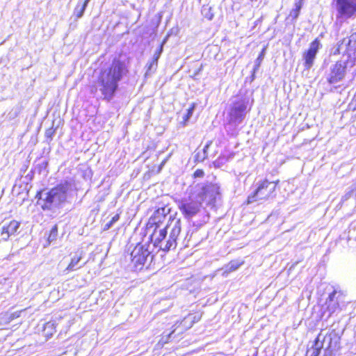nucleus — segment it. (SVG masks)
Segmentation results:
<instances>
[{
  "instance_id": "11",
  "label": "nucleus",
  "mask_w": 356,
  "mask_h": 356,
  "mask_svg": "<svg viewBox=\"0 0 356 356\" xmlns=\"http://www.w3.org/2000/svg\"><path fill=\"white\" fill-rule=\"evenodd\" d=\"M246 108L247 102L244 100L234 103L229 114V122L235 126L240 124L245 118Z\"/></svg>"
},
{
  "instance_id": "29",
  "label": "nucleus",
  "mask_w": 356,
  "mask_h": 356,
  "mask_svg": "<svg viewBox=\"0 0 356 356\" xmlns=\"http://www.w3.org/2000/svg\"><path fill=\"white\" fill-rule=\"evenodd\" d=\"M54 134V130L52 128H50V129H48L47 130H46L45 136L48 138L51 139Z\"/></svg>"
},
{
  "instance_id": "14",
  "label": "nucleus",
  "mask_w": 356,
  "mask_h": 356,
  "mask_svg": "<svg viewBox=\"0 0 356 356\" xmlns=\"http://www.w3.org/2000/svg\"><path fill=\"white\" fill-rule=\"evenodd\" d=\"M170 209L167 207H161L155 211L149 220V225H155L154 230L161 229V224L165 219L167 214L169 213Z\"/></svg>"
},
{
  "instance_id": "22",
  "label": "nucleus",
  "mask_w": 356,
  "mask_h": 356,
  "mask_svg": "<svg viewBox=\"0 0 356 356\" xmlns=\"http://www.w3.org/2000/svg\"><path fill=\"white\" fill-rule=\"evenodd\" d=\"M350 198H354L356 202V183L349 188L348 191L342 197L341 201L344 202Z\"/></svg>"
},
{
  "instance_id": "25",
  "label": "nucleus",
  "mask_w": 356,
  "mask_h": 356,
  "mask_svg": "<svg viewBox=\"0 0 356 356\" xmlns=\"http://www.w3.org/2000/svg\"><path fill=\"white\" fill-rule=\"evenodd\" d=\"M57 234H58V228H57L56 225H54L50 231V234L48 237L49 242L51 243V242L54 241V240H56V238L57 237Z\"/></svg>"
},
{
  "instance_id": "34",
  "label": "nucleus",
  "mask_w": 356,
  "mask_h": 356,
  "mask_svg": "<svg viewBox=\"0 0 356 356\" xmlns=\"http://www.w3.org/2000/svg\"><path fill=\"white\" fill-rule=\"evenodd\" d=\"M261 58H261V55H260V56L258 57L257 60H261Z\"/></svg>"
},
{
  "instance_id": "12",
  "label": "nucleus",
  "mask_w": 356,
  "mask_h": 356,
  "mask_svg": "<svg viewBox=\"0 0 356 356\" xmlns=\"http://www.w3.org/2000/svg\"><path fill=\"white\" fill-rule=\"evenodd\" d=\"M321 47L320 40L316 38L310 44L308 50L303 54L304 65L306 69H310L313 66L316 56Z\"/></svg>"
},
{
  "instance_id": "1",
  "label": "nucleus",
  "mask_w": 356,
  "mask_h": 356,
  "mask_svg": "<svg viewBox=\"0 0 356 356\" xmlns=\"http://www.w3.org/2000/svg\"><path fill=\"white\" fill-rule=\"evenodd\" d=\"M127 72L125 63L119 59H114L111 67L101 72L97 85L104 99H112L118 89V82Z\"/></svg>"
},
{
  "instance_id": "6",
  "label": "nucleus",
  "mask_w": 356,
  "mask_h": 356,
  "mask_svg": "<svg viewBox=\"0 0 356 356\" xmlns=\"http://www.w3.org/2000/svg\"><path fill=\"white\" fill-rule=\"evenodd\" d=\"M151 245L138 244L131 252V264L136 270H141L147 263H151L153 255L150 250Z\"/></svg>"
},
{
  "instance_id": "21",
  "label": "nucleus",
  "mask_w": 356,
  "mask_h": 356,
  "mask_svg": "<svg viewBox=\"0 0 356 356\" xmlns=\"http://www.w3.org/2000/svg\"><path fill=\"white\" fill-rule=\"evenodd\" d=\"M304 0H296L295 2V8H293L289 14V16L293 18V19H296L300 14V11L302 8Z\"/></svg>"
},
{
  "instance_id": "17",
  "label": "nucleus",
  "mask_w": 356,
  "mask_h": 356,
  "mask_svg": "<svg viewBox=\"0 0 356 356\" xmlns=\"http://www.w3.org/2000/svg\"><path fill=\"white\" fill-rule=\"evenodd\" d=\"M342 296V293L337 290H334L329 295L327 302L328 305L327 308L330 312H334L336 309L339 307V300L341 299Z\"/></svg>"
},
{
  "instance_id": "32",
  "label": "nucleus",
  "mask_w": 356,
  "mask_h": 356,
  "mask_svg": "<svg viewBox=\"0 0 356 356\" xmlns=\"http://www.w3.org/2000/svg\"><path fill=\"white\" fill-rule=\"evenodd\" d=\"M54 327V323L51 322H48L44 325V330L47 328H52Z\"/></svg>"
},
{
  "instance_id": "9",
  "label": "nucleus",
  "mask_w": 356,
  "mask_h": 356,
  "mask_svg": "<svg viewBox=\"0 0 356 356\" xmlns=\"http://www.w3.org/2000/svg\"><path fill=\"white\" fill-rule=\"evenodd\" d=\"M200 188V191L197 192V195L199 198L202 197V202L207 201L208 203H211L215 200L216 196L219 194V188L215 184H196L191 188L195 192L197 191V188Z\"/></svg>"
},
{
  "instance_id": "23",
  "label": "nucleus",
  "mask_w": 356,
  "mask_h": 356,
  "mask_svg": "<svg viewBox=\"0 0 356 356\" xmlns=\"http://www.w3.org/2000/svg\"><path fill=\"white\" fill-rule=\"evenodd\" d=\"M348 238V240L356 241V220L352 222L349 226Z\"/></svg>"
},
{
  "instance_id": "20",
  "label": "nucleus",
  "mask_w": 356,
  "mask_h": 356,
  "mask_svg": "<svg viewBox=\"0 0 356 356\" xmlns=\"http://www.w3.org/2000/svg\"><path fill=\"white\" fill-rule=\"evenodd\" d=\"M90 1V0H84V1H79L74 11V14L77 18H81L83 16Z\"/></svg>"
},
{
  "instance_id": "10",
  "label": "nucleus",
  "mask_w": 356,
  "mask_h": 356,
  "mask_svg": "<svg viewBox=\"0 0 356 356\" xmlns=\"http://www.w3.org/2000/svg\"><path fill=\"white\" fill-rule=\"evenodd\" d=\"M200 320L199 316L188 315L185 317L181 322H176V323L172 326L174 327L173 330L167 334L166 335L163 336V339L165 337H167L165 342L166 343L170 338L172 337V335L177 332V334H180L183 333L185 330L191 328L193 324Z\"/></svg>"
},
{
  "instance_id": "19",
  "label": "nucleus",
  "mask_w": 356,
  "mask_h": 356,
  "mask_svg": "<svg viewBox=\"0 0 356 356\" xmlns=\"http://www.w3.org/2000/svg\"><path fill=\"white\" fill-rule=\"evenodd\" d=\"M321 349L319 343L314 341L312 343L311 346L308 347L305 356H318Z\"/></svg>"
},
{
  "instance_id": "7",
  "label": "nucleus",
  "mask_w": 356,
  "mask_h": 356,
  "mask_svg": "<svg viewBox=\"0 0 356 356\" xmlns=\"http://www.w3.org/2000/svg\"><path fill=\"white\" fill-rule=\"evenodd\" d=\"M278 181H269L264 180L258 184L254 193L248 197V203H253L259 200H266L275 196V191Z\"/></svg>"
},
{
  "instance_id": "27",
  "label": "nucleus",
  "mask_w": 356,
  "mask_h": 356,
  "mask_svg": "<svg viewBox=\"0 0 356 356\" xmlns=\"http://www.w3.org/2000/svg\"><path fill=\"white\" fill-rule=\"evenodd\" d=\"M120 218V216L118 214H115L113 218L111 220V221L107 223L106 225H105V228L104 229H108L110 227H112V225L115 222H117Z\"/></svg>"
},
{
  "instance_id": "18",
  "label": "nucleus",
  "mask_w": 356,
  "mask_h": 356,
  "mask_svg": "<svg viewBox=\"0 0 356 356\" xmlns=\"http://www.w3.org/2000/svg\"><path fill=\"white\" fill-rule=\"evenodd\" d=\"M243 261L234 260L231 261L224 268L222 273L223 276H227L229 273L236 270L242 264Z\"/></svg>"
},
{
  "instance_id": "5",
  "label": "nucleus",
  "mask_w": 356,
  "mask_h": 356,
  "mask_svg": "<svg viewBox=\"0 0 356 356\" xmlns=\"http://www.w3.org/2000/svg\"><path fill=\"white\" fill-rule=\"evenodd\" d=\"M355 65L354 60L349 56H343L341 58L332 65L327 79L329 83L335 84L341 81L347 72Z\"/></svg>"
},
{
  "instance_id": "28",
  "label": "nucleus",
  "mask_w": 356,
  "mask_h": 356,
  "mask_svg": "<svg viewBox=\"0 0 356 356\" xmlns=\"http://www.w3.org/2000/svg\"><path fill=\"white\" fill-rule=\"evenodd\" d=\"M163 51V44H161L154 52L152 59L158 61L159 59L161 54Z\"/></svg>"
},
{
  "instance_id": "3",
  "label": "nucleus",
  "mask_w": 356,
  "mask_h": 356,
  "mask_svg": "<svg viewBox=\"0 0 356 356\" xmlns=\"http://www.w3.org/2000/svg\"><path fill=\"white\" fill-rule=\"evenodd\" d=\"M71 189V184L65 181L47 192H40V200L43 202L42 207L44 210H54L63 204L67 197V193Z\"/></svg>"
},
{
  "instance_id": "26",
  "label": "nucleus",
  "mask_w": 356,
  "mask_h": 356,
  "mask_svg": "<svg viewBox=\"0 0 356 356\" xmlns=\"http://www.w3.org/2000/svg\"><path fill=\"white\" fill-rule=\"evenodd\" d=\"M208 154L202 152V150H197L195 153V161L198 162L203 161L205 159L207 158Z\"/></svg>"
},
{
  "instance_id": "31",
  "label": "nucleus",
  "mask_w": 356,
  "mask_h": 356,
  "mask_svg": "<svg viewBox=\"0 0 356 356\" xmlns=\"http://www.w3.org/2000/svg\"><path fill=\"white\" fill-rule=\"evenodd\" d=\"M211 143H212V141H211V140L208 141L207 143V144L205 145V146L204 147V148L202 149V152L207 153V150L209 148V147L211 146Z\"/></svg>"
},
{
  "instance_id": "15",
  "label": "nucleus",
  "mask_w": 356,
  "mask_h": 356,
  "mask_svg": "<svg viewBox=\"0 0 356 356\" xmlns=\"http://www.w3.org/2000/svg\"><path fill=\"white\" fill-rule=\"evenodd\" d=\"M20 226V222L13 220L8 224H4L1 227V236L3 241H8L9 237L14 235Z\"/></svg>"
},
{
  "instance_id": "2",
  "label": "nucleus",
  "mask_w": 356,
  "mask_h": 356,
  "mask_svg": "<svg viewBox=\"0 0 356 356\" xmlns=\"http://www.w3.org/2000/svg\"><path fill=\"white\" fill-rule=\"evenodd\" d=\"M181 219L170 216L167 225L159 230L154 231L151 236L153 247L168 251L177 246V239L181 232Z\"/></svg>"
},
{
  "instance_id": "8",
  "label": "nucleus",
  "mask_w": 356,
  "mask_h": 356,
  "mask_svg": "<svg viewBox=\"0 0 356 356\" xmlns=\"http://www.w3.org/2000/svg\"><path fill=\"white\" fill-rule=\"evenodd\" d=\"M315 341L319 343L322 349H324V356H332L339 341V337L334 330H321Z\"/></svg>"
},
{
  "instance_id": "33",
  "label": "nucleus",
  "mask_w": 356,
  "mask_h": 356,
  "mask_svg": "<svg viewBox=\"0 0 356 356\" xmlns=\"http://www.w3.org/2000/svg\"><path fill=\"white\" fill-rule=\"evenodd\" d=\"M193 109H194V106H193L191 108H190L188 110V113H187V118H188L190 116L192 115L193 114Z\"/></svg>"
},
{
  "instance_id": "35",
  "label": "nucleus",
  "mask_w": 356,
  "mask_h": 356,
  "mask_svg": "<svg viewBox=\"0 0 356 356\" xmlns=\"http://www.w3.org/2000/svg\"><path fill=\"white\" fill-rule=\"evenodd\" d=\"M259 62L257 63V67L254 68V71L257 70V68L259 67Z\"/></svg>"
},
{
  "instance_id": "4",
  "label": "nucleus",
  "mask_w": 356,
  "mask_h": 356,
  "mask_svg": "<svg viewBox=\"0 0 356 356\" xmlns=\"http://www.w3.org/2000/svg\"><path fill=\"white\" fill-rule=\"evenodd\" d=\"M198 191H200V187L195 192L191 188L188 197L182 198L178 203L179 209L186 219H191L201 211L202 197L197 195Z\"/></svg>"
},
{
  "instance_id": "13",
  "label": "nucleus",
  "mask_w": 356,
  "mask_h": 356,
  "mask_svg": "<svg viewBox=\"0 0 356 356\" xmlns=\"http://www.w3.org/2000/svg\"><path fill=\"white\" fill-rule=\"evenodd\" d=\"M336 6L341 16L350 17L356 12V0H337Z\"/></svg>"
},
{
  "instance_id": "24",
  "label": "nucleus",
  "mask_w": 356,
  "mask_h": 356,
  "mask_svg": "<svg viewBox=\"0 0 356 356\" xmlns=\"http://www.w3.org/2000/svg\"><path fill=\"white\" fill-rule=\"evenodd\" d=\"M158 65V61L154 60L152 58V60L147 64V71L145 72V76L149 75L154 73Z\"/></svg>"
},
{
  "instance_id": "16",
  "label": "nucleus",
  "mask_w": 356,
  "mask_h": 356,
  "mask_svg": "<svg viewBox=\"0 0 356 356\" xmlns=\"http://www.w3.org/2000/svg\"><path fill=\"white\" fill-rule=\"evenodd\" d=\"M82 252L79 253H76L72 259L70 263L68 264V266L66 267V268L64 270L65 273H67L69 272L76 270L81 268H82L86 262H83L81 264V259H82Z\"/></svg>"
},
{
  "instance_id": "30",
  "label": "nucleus",
  "mask_w": 356,
  "mask_h": 356,
  "mask_svg": "<svg viewBox=\"0 0 356 356\" xmlns=\"http://www.w3.org/2000/svg\"><path fill=\"white\" fill-rule=\"evenodd\" d=\"M204 172L202 170H197L194 172L195 177H202L204 176Z\"/></svg>"
}]
</instances>
